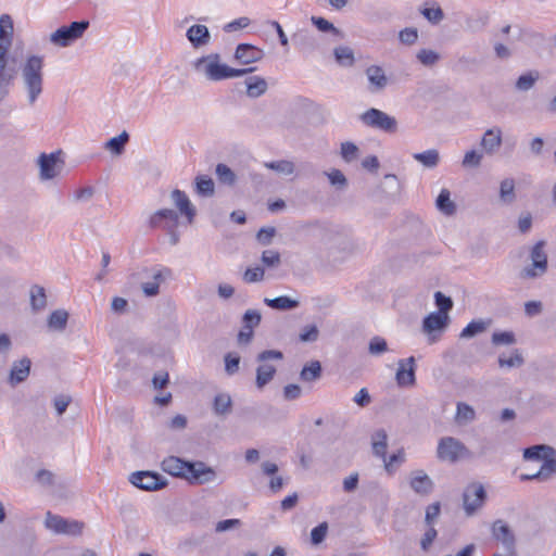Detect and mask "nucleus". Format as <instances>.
<instances>
[{
    "label": "nucleus",
    "mask_w": 556,
    "mask_h": 556,
    "mask_svg": "<svg viewBox=\"0 0 556 556\" xmlns=\"http://www.w3.org/2000/svg\"><path fill=\"white\" fill-rule=\"evenodd\" d=\"M43 66L45 58L39 54H27L20 65L21 80L29 105H34L43 91Z\"/></svg>",
    "instance_id": "obj_1"
},
{
    "label": "nucleus",
    "mask_w": 556,
    "mask_h": 556,
    "mask_svg": "<svg viewBox=\"0 0 556 556\" xmlns=\"http://www.w3.org/2000/svg\"><path fill=\"white\" fill-rule=\"evenodd\" d=\"M218 53H210L197 59L192 63L193 70L211 81H220L229 78L241 77L252 73L255 67L233 68L220 62Z\"/></svg>",
    "instance_id": "obj_2"
},
{
    "label": "nucleus",
    "mask_w": 556,
    "mask_h": 556,
    "mask_svg": "<svg viewBox=\"0 0 556 556\" xmlns=\"http://www.w3.org/2000/svg\"><path fill=\"white\" fill-rule=\"evenodd\" d=\"M525 460H542L543 464L535 473H522L519 479L526 481H548L556 475V450L547 444H535L526 447L522 452Z\"/></svg>",
    "instance_id": "obj_3"
},
{
    "label": "nucleus",
    "mask_w": 556,
    "mask_h": 556,
    "mask_svg": "<svg viewBox=\"0 0 556 556\" xmlns=\"http://www.w3.org/2000/svg\"><path fill=\"white\" fill-rule=\"evenodd\" d=\"M89 26L90 23L87 20L63 25L49 35V42L58 48H68L83 38Z\"/></svg>",
    "instance_id": "obj_4"
},
{
    "label": "nucleus",
    "mask_w": 556,
    "mask_h": 556,
    "mask_svg": "<svg viewBox=\"0 0 556 556\" xmlns=\"http://www.w3.org/2000/svg\"><path fill=\"white\" fill-rule=\"evenodd\" d=\"M359 119L367 127L379 129L387 134H393L397 130L396 118L376 108H370L362 113Z\"/></svg>",
    "instance_id": "obj_5"
},
{
    "label": "nucleus",
    "mask_w": 556,
    "mask_h": 556,
    "mask_svg": "<svg viewBox=\"0 0 556 556\" xmlns=\"http://www.w3.org/2000/svg\"><path fill=\"white\" fill-rule=\"evenodd\" d=\"M531 264L520 271L523 279H534L544 275L547 270V255L544 252V241L536 242L530 253Z\"/></svg>",
    "instance_id": "obj_6"
},
{
    "label": "nucleus",
    "mask_w": 556,
    "mask_h": 556,
    "mask_svg": "<svg viewBox=\"0 0 556 556\" xmlns=\"http://www.w3.org/2000/svg\"><path fill=\"white\" fill-rule=\"evenodd\" d=\"M468 453L469 451L465 444L453 437L441 438L437 447V457L440 460L453 464Z\"/></svg>",
    "instance_id": "obj_7"
},
{
    "label": "nucleus",
    "mask_w": 556,
    "mask_h": 556,
    "mask_svg": "<svg viewBox=\"0 0 556 556\" xmlns=\"http://www.w3.org/2000/svg\"><path fill=\"white\" fill-rule=\"evenodd\" d=\"M486 491L479 482L468 484L463 492V507L467 517L473 516L485 503Z\"/></svg>",
    "instance_id": "obj_8"
},
{
    "label": "nucleus",
    "mask_w": 556,
    "mask_h": 556,
    "mask_svg": "<svg viewBox=\"0 0 556 556\" xmlns=\"http://www.w3.org/2000/svg\"><path fill=\"white\" fill-rule=\"evenodd\" d=\"M45 526L56 534L79 535L83 532L84 523L78 520H70L51 511L46 514Z\"/></svg>",
    "instance_id": "obj_9"
},
{
    "label": "nucleus",
    "mask_w": 556,
    "mask_h": 556,
    "mask_svg": "<svg viewBox=\"0 0 556 556\" xmlns=\"http://www.w3.org/2000/svg\"><path fill=\"white\" fill-rule=\"evenodd\" d=\"M61 154L62 151H56L50 154L41 153L39 155L37 163L39 166L40 180H51L59 175L64 164V162L60 160Z\"/></svg>",
    "instance_id": "obj_10"
},
{
    "label": "nucleus",
    "mask_w": 556,
    "mask_h": 556,
    "mask_svg": "<svg viewBox=\"0 0 556 556\" xmlns=\"http://www.w3.org/2000/svg\"><path fill=\"white\" fill-rule=\"evenodd\" d=\"M129 481L138 489L156 491L167 485L166 479L154 471H136L129 477Z\"/></svg>",
    "instance_id": "obj_11"
},
{
    "label": "nucleus",
    "mask_w": 556,
    "mask_h": 556,
    "mask_svg": "<svg viewBox=\"0 0 556 556\" xmlns=\"http://www.w3.org/2000/svg\"><path fill=\"white\" fill-rule=\"evenodd\" d=\"M217 479V472L213 467L207 466L204 462H189L186 480L190 484H205L214 482Z\"/></svg>",
    "instance_id": "obj_12"
},
{
    "label": "nucleus",
    "mask_w": 556,
    "mask_h": 556,
    "mask_svg": "<svg viewBox=\"0 0 556 556\" xmlns=\"http://www.w3.org/2000/svg\"><path fill=\"white\" fill-rule=\"evenodd\" d=\"M492 538L502 544L504 551H518L517 540L511 528L502 519H497L491 527Z\"/></svg>",
    "instance_id": "obj_13"
},
{
    "label": "nucleus",
    "mask_w": 556,
    "mask_h": 556,
    "mask_svg": "<svg viewBox=\"0 0 556 556\" xmlns=\"http://www.w3.org/2000/svg\"><path fill=\"white\" fill-rule=\"evenodd\" d=\"M416 361L414 356L399 361L395 380L399 387H413L416 383Z\"/></svg>",
    "instance_id": "obj_14"
},
{
    "label": "nucleus",
    "mask_w": 556,
    "mask_h": 556,
    "mask_svg": "<svg viewBox=\"0 0 556 556\" xmlns=\"http://www.w3.org/2000/svg\"><path fill=\"white\" fill-rule=\"evenodd\" d=\"M186 37L191 47L195 50L206 47L211 42V33L207 26L202 24H194L186 31Z\"/></svg>",
    "instance_id": "obj_15"
},
{
    "label": "nucleus",
    "mask_w": 556,
    "mask_h": 556,
    "mask_svg": "<svg viewBox=\"0 0 556 556\" xmlns=\"http://www.w3.org/2000/svg\"><path fill=\"white\" fill-rule=\"evenodd\" d=\"M368 78L369 85L368 90L371 93H378L386 89L389 85V78L387 77L383 68L379 65H370L365 71Z\"/></svg>",
    "instance_id": "obj_16"
},
{
    "label": "nucleus",
    "mask_w": 556,
    "mask_h": 556,
    "mask_svg": "<svg viewBox=\"0 0 556 556\" xmlns=\"http://www.w3.org/2000/svg\"><path fill=\"white\" fill-rule=\"evenodd\" d=\"M13 22L3 14L0 17V58H9V49L12 45Z\"/></svg>",
    "instance_id": "obj_17"
},
{
    "label": "nucleus",
    "mask_w": 556,
    "mask_h": 556,
    "mask_svg": "<svg viewBox=\"0 0 556 556\" xmlns=\"http://www.w3.org/2000/svg\"><path fill=\"white\" fill-rule=\"evenodd\" d=\"M189 462L177 456H168L162 462L161 467L170 476L186 479Z\"/></svg>",
    "instance_id": "obj_18"
},
{
    "label": "nucleus",
    "mask_w": 556,
    "mask_h": 556,
    "mask_svg": "<svg viewBox=\"0 0 556 556\" xmlns=\"http://www.w3.org/2000/svg\"><path fill=\"white\" fill-rule=\"evenodd\" d=\"M31 361L28 357H23L18 361L13 362L10 375L9 382L11 386H16L23 381H25L30 372Z\"/></svg>",
    "instance_id": "obj_19"
},
{
    "label": "nucleus",
    "mask_w": 556,
    "mask_h": 556,
    "mask_svg": "<svg viewBox=\"0 0 556 556\" xmlns=\"http://www.w3.org/2000/svg\"><path fill=\"white\" fill-rule=\"evenodd\" d=\"M448 321V314L433 312L424 318L422 330L428 334H432L434 331H443L447 327Z\"/></svg>",
    "instance_id": "obj_20"
},
{
    "label": "nucleus",
    "mask_w": 556,
    "mask_h": 556,
    "mask_svg": "<svg viewBox=\"0 0 556 556\" xmlns=\"http://www.w3.org/2000/svg\"><path fill=\"white\" fill-rule=\"evenodd\" d=\"M409 485L414 492L419 495L430 494L434 486L431 478L422 470H416L412 472Z\"/></svg>",
    "instance_id": "obj_21"
},
{
    "label": "nucleus",
    "mask_w": 556,
    "mask_h": 556,
    "mask_svg": "<svg viewBox=\"0 0 556 556\" xmlns=\"http://www.w3.org/2000/svg\"><path fill=\"white\" fill-rule=\"evenodd\" d=\"M502 135L503 132L500 127L490 128L483 134L481 147L486 154L493 155L497 152L503 142Z\"/></svg>",
    "instance_id": "obj_22"
},
{
    "label": "nucleus",
    "mask_w": 556,
    "mask_h": 556,
    "mask_svg": "<svg viewBox=\"0 0 556 556\" xmlns=\"http://www.w3.org/2000/svg\"><path fill=\"white\" fill-rule=\"evenodd\" d=\"M263 51L250 43H240L235 51V59L241 64L257 62L263 58Z\"/></svg>",
    "instance_id": "obj_23"
},
{
    "label": "nucleus",
    "mask_w": 556,
    "mask_h": 556,
    "mask_svg": "<svg viewBox=\"0 0 556 556\" xmlns=\"http://www.w3.org/2000/svg\"><path fill=\"white\" fill-rule=\"evenodd\" d=\"M172 200L176 207L179 210L181 215H185L188 219V222L191 224L193 222V218L197 214L194 206L190 202L188 195L179 190L175 189L172 192Z\"/></svg>",
    "instance_id": "obj_24"
},
{
    "label": "nucleus",
    "mask_w": 556,
    "mask_h": 556,
    "mask_svg": "<svg viewBox=\"0 0 556 556\" xmlns=\"http://www.w3.org/2000/svg\"><path fill=\"white\" fill-rule=\"evenodd\" d=\"M172 270L169 268H163L153 270L151 276L153 281L143 282L141 285L142 292L146 296H155L160 293V283L164 281L167 277H170Z\"/></svg>",
    "instance_id": "obj_25"
},
{
    "label": "nucleus",
    "mask_w": 556,
    "mask_h": 556,
    "mask_svg": "<svg viewBox=\"0 0 556 556\" xmlns=\"http://www.w3.org/2000/svg\"><path fill=\"white\" fill-rule=\"evenodd\" d=\"M264 303L271 309L280 312L292 311L300 306V302L298 300L291 299L287 295H281L273 299L265 298Z\"/></svg>",
    "instance_id": "obj_26"
},
{
    "label": "nucleus",
    "mask_w": 556,
    "mask_h": 556,
    "mask_svg": "<svg viewBox=\"0 0 556 556\" xmlns=\"http://www.w3.org/2000/svg\"><path fill=\"white\" fill-rule=\"evenodd\" d=\"M247 94L250 98H258L267 91V81L260 76H250L245 79Z\"/></svg>",
    "instance_id": "obj_27"
},
{
    "label": "nucleus",
    "mask_w": 556,
    "mask_h": 556,
    "mask_svg": "<svg viewBox=\"0 0 556 556\" xmlns=\"http://www.w3.org/2000/svg\"><path fill=\"white\" fill-rule=\"evenodd\" d=\"M372 452L386 462L388 448V434L384 429L377 430L372 437Z\"/></svg>",
    "instance_id": "obj_28"
},
{
    "label": "nucleus",
    "mask_w": 556,
    "mask_h": 556,
    "mask_svg": "<svg viewBox=\"0 0 556 556\" xmlns=\"http://www.w3.org/2000/svg\"><path fill=\"white\" fill-rule=\"evenodd\" d=\"M323 374L321 364L318 361H312L305 364L300 371V380L303 382H314L320 379Z\"/></svg>",
    "instance_id": "obj_29"
},
{
    "label": "nucleus",
    "mask_w": 556,
    "mask_h": 556,
    "mask_svg": "<svg viewBox=\"0 0 556 556\" xmlns=\"http://www.w3.org/2000/svg\"><path fill=\"white\" fill-rule=\"evenodd\" d=\"M213 412L217 416H226L231 412L232 400L228 393H218L213 400Z\"/></svg>",
    "instance_id": "obj_30"
},
{
    "label": "nucleus",
    "mask_w": 556,
    "mask_h": 556,
    "mask_svg": "<svg viewBox=\"0 0 556 556\" xmlns=\"http://www.w3.org/2000/svg\"><path fill=\"white\" fill-rule=\"evenodd\" d=\"M195 192L204 198L213 197L215 193V184L213 179L206 175H199L194 179Z\"/></svg>",
    "instance_id": "obj_31"
},
{
    "label": "nucleus",
    "mask_w": 556,
    "mask_h": 556,
    "mask_svg": "<svg viewBox=\"0 0 556 556\" xmlns=\"http://www.w3.org/2000/svg\"><path fill=\"white\" fill-rule=\"evenodd\" d=\"M333 56L336 62L342 67H351L355 63L354 51L348 46L334 48Z\"/></svg>",
    "instance_id": "obj_32"
},
{
    "label": "nucleus",
    "mask_w": 556,
    "mask_h": 556,
    "mask_svg": "<svg viewBox=\"0 0 556 556\" xmlns=\"http://www.w3.org/2000/svg\"><path fill=\"white\" fill-rule=\"evenodd\" d=\"M68 313L65 309H55L48 317V327L54 331L65 330L68 321Z\"/></svg>",
    "instance_id": "obj_33"
},
{
    "label": "nucleus",
    "mask_w": 556,
    "mask_h": 556,
    "mask_svg": "<svg viewBox=\"0 0 556 556\" xmlns=\"http://www.w3.org/2000/svg\"><path fill=\"white\" fill-rule=\"evenodd\" d=\"M276 374V367L269 364H262L256 368L255 384L258 389L267 386Z\"/></svg>",
    "instance_id": "obj_34"
},
{
    "label": "nucleus",
    "mask_w": 556,
    "mask_h": 556,
    "mask_svg": "<svg viewBox=\"0 0 556 556\" xmlns=\"http://www.w3.org/2000/svg\"><path fill=\"white\" fill-rule=\"evenodd\" d=\"M432 4L431 8L425 7L420 9L421 15L431 24L437 25L444 20L443 10L437 4L435 1H427L425 5Z\"/></svg>",
    "instance_id": "obj_35"
},
{
    "label": "nucleus",
    "mask_w": 556,
    "mask_h": 556,
    "mask_svg": "<svg viewBox=\"0 0 556 556\" xmlns=\"http://www.w3.org/2000/svg\"><path fill=\"white\" fill-rule=\"evenodd\" d=\"M413 159L421 163L427 168H434L440 162V153L437 149H429L427 151L413 154Z\"/></svg>",
    "instance_id": "obj_36"
},
{
    "label": "nucleus",
    "mask_w": 556,
    "mask_h": 556,
    "mask_svg": "<svg viewBox=\"0 0 556 556\" xmlns=\"http://www.w3.org/2000/svg\"><path fill=\"white\" fill-rule=\"evenodd\" d=\"M437 207L440 212L445 215H453L456 212V205L451 200V193L447 189H442L439 193L437 201Z\"/></svg>",
    "instance_id": "obj_37"
},
{
    "label": "nucleus",
    "mask_w": 556,
    "mask_h": 556,
    "mask_svg": "<svg viewBox=\"0 0 556 556\" xmlns=\"http://www.w3.org/2000/svg\"><path fill=\"white\" fill-rule=\"evenodd\" d=\"M540 74L538 71H530L518 77L515 84V88L518 91L526 92L532 89L535 83L539 80Z\"/></svg>",
    "instance_id": "obj_38"
},
{
    "label": "nucleus",
    "mask_w": 556,
    "mask_h": 556,
    "mask_svg": "<svg viewBox=\"0 0 556 556\" xmlns=\"http://www.w3.org/2000/svg\"><path fill=\"white\" fill-rule=\"evenodd\" d=\"M128 141H129V135L127 131L124 130L118 136L113 137L110 140H108L104 144V148L106 150H110L112 153H114L116 155H121L124 152L125 146L127 144Z\"/></svg>",
    "instance_id": "obj_39"
},
{
    "label": "nucleus",
    "mask_w": 556,
    "mask_h": 556,
    "mask_svg": "<svg viewBox=\"0 0 556 556\" xmlns=\"http://www.w3.org/2000/svg\"><path fill=\"white\" fill-rule=\"evenodd\" d=\"M30 305L33 311L39 312L47 306V295L42 287L35 285L30 289Z\"/></svg>",
    "instance_id": "obj_40"
},
{
    "label": "nucleus",
    "mask_w": 556,
    "mask_h": 556,
    "mask_svg": "<svg viewBox=\"0 0 556 556\" xmlns=\"http://www.w3.org/2000/svg\"><path fill=\"white\" fill-rule=\"evenodd\" d=\"M500 199L505 204H510L515 201V181L511 178L502 180L500 186Z\"/></svg>",
    "instance_id": "obj_41"
},
{
    "label": "nucleus",
    "mask_w": 556,
    "mask_h": 556,
    "mask_svg": "<svg viewBox=\"0 0 556 556\" xmlns=\"http://www.w3.org/2000/svg\"><path fill=\"white\" fill-rule=\"evenodd\" d=\"M311 22L319 31L332 33L334 36L343 38V33L325 17L312 16Z\"/></svg>",
    "instance_id": "obj_42"
},
{
    "label": "nucleus",
    "mask_w": 556,
    "mask_h": 556,
    "mask_svg": "<svg viewBox=\"0 0 556 556\" xmlns=\"http://www.w3.org/2000/svg\"><path fill=\"white\" fill-rule=\"evenodd\" d=\"M525 364V358L520 352V350L515 349L510 357H505L501 355L498 357V366L501 368H519Z\"/></svg>",
    "instance_id": "obj_43"
},
{
    "label": "nucleus",
    "mask_w": 556,
    "mask_h": 556,
    "mask_svg": "<svg viewBox=\"0 0 556 556\" xmlns=\"http://www.w3.org/2000/svg\"><path fill=\"white\" fill-rule=\"evenodd\" d=\"M264 165L268 169L287 176L292 175L295 169L293 162L288 160L266 162Z\"/></svg>",
    "instance_id": "obj_44"
},
{
    "label": "nucleus",
    "mask_w": 556,
    "mask_h": 556,
    "mask_svg": "<svg viewBox=\"0 0 556 556\" xmlns=\"http://www.w3.org/2000/svg\"><path fill=\"white\" fill-rule=\"evenodd\" d=\"M215 173H216V176H217L219 182L227 185V186L235 185L236 178H237L236 174L226 164H223V163L217 164Z\"/></svg>",
    "instance_id": "obj_45"
},
{
    "label": "nucleus",
    "mask_w": 556,
    "mask_h": 556,
    "mask_svg": "<svg viewBox=\"0 0 556 556\" xmlns=\"http://www.w3.org/2000/svg\"><path fill=\"white\" fill-rule=\"evenodd\" d=\"M456 421L458 424H468L475 420L476 413L475 409L463 402L457 403V410H456Z\"/></svg>",
    "instance_id": "obj_46"
},
{
    "label": "nucleus",
    "mask_w": 556,
    "mask_h": 556,
    "mask_svg": "<svg viewBox=\"0 0 556 556\" xmlns=\"http://www.w3.org/2000/svg\"><path fill=\"white\" fill-rule=\"evenodd\" d=\"M416 59L424 66L431 67L440 61L441 55L437 51L431 49H420L416 54Z\"/></svg>",
    "instance_id": "obj_47"
},
{
    "label": "nucleus",
    "mask_w": 556,
    "mask_h": 556,
    "mask_svg": "<svg viewBox=\"0 0 556 556\" xmlns=\"http://www.w3.org/2000/svg\"><path fill=\"white\" fill-rule=\"evenodd\" d=\"M486 329V324L483 320L470 321L460 332V338L470 339L483 332Z\"/></svg>",
    "instance_id": "obj_48"
},
{
    "label": "nucleus",
    "mask_w": 556,
    "mask_h": 556,
    "mask_svg": "<svg viewBox=\"0 0 556 556\" xmlns=\"http://www.w3.org/2000/svg\"><path fill=\"white\" fill-rule=\"evenodd\" d=\"M262 315L257 309H248L242 316L244 329L253 330L261 324Z\"/></svg>",
    "instance_id": "obj_49"
},
{
    "label": "nucleus",
    "mask_w": 556,
    "mask_h": 556,
    "mask_svg": "<svg viewBox=\"0 0 556 556\" xmlns=\"http://www.w3.org/2000/svg\"><path fill=\"white\" fill-rule=\"evenodd\" d=\"M483 154L476 150H470L465 153L462 166L465 168H477L480 166Z\"/></svg>",
    "instance_id": "obj_50"
},
{
    "label": "nucleus",
    "mask_w": 556,
    "mask_h": 556,
    "mask_svg": "<svg viewBox=\"0 0 556 556\" xmlns=\"http://www.w3.org/2000/svg\"><path fill=\"white\" fill-rule=\"evenodd\" d=\"M418 37V29L416 27H406L399 33V40L405 46L415 45Z\"/></svg>",
    "instance_id": "obj_51"
},
{
    "label": "nucleus",
    "mask_w": 556,
    "mask_h": 556,
    "mask_svg": "<svg viewBox=\"0 0 556 556\" xmlns=\"http://www.w3.org/2000/svg\"><path fill=\"white\" fill-rule=\"evenodd\" d=\"M261 261L266 267H278L281 263L280 253L275 250H265L262 253Z\"/></svg>",
    "instance_id": "obj_52"
},
{
    "label": "nucleus",
    "mask_w": 556,
    "mask_h": 556,
    "mask_svg": "<svg viewBox=\"0 0 556 556\" xmlns=\"http://www.w3.org/2000/svg\"><path fill=\"white\" fill-rule=\"evenodd\" d=\"M435 305L439 313L448 314L453 307V301L450 296L444 295L441 291L434 293Z\"/></svg>",
    "instance_id": "obj_53"
},
{
    "label": "nucleus",
    "mask_w": 556,
    "mask_h": 556,
    "mask_svg": "<svg viewBox=\"0 0 556 556\" xmlns=\"http://www.w3.org/2000/svg\"><path fill=\"white\" fill-rule=\"evenodd\" d=\"M328 532V523L321 522L311 531V542L313 545H319L326 539Z\"/></svg>",
    "instance_id": "obj_54"
},
{
    "label": "nucleus",
    "mask_w": 556,
    "mask_h": 556,
    "mask_svg": "<svg viewBox=\"0 0 556 556\" xmlns=\"http://www.w3.org/2000/svg\"><path fill=\"white\" fill-rule=\"evenodd\" d=\"M358 148L355 143L351 141H345L341 143V156L346 162H352L357 157Z\"/></svg>",
    "instance_id": "obj_55"
},
{
    "label": "nucleus",
    "mask_w": 556,
    "mask_h": 556,
    "mask_svg": "<svg viewBox=\"0 0 556 556\" xmlns=\"http://www.w3.org/2000/svg\"><path fill=\"white\" fill-rule=\"evenodd\" d=\"M275 227H263L256 233V240L262 245H269L273 242L274 237L276 236Z\"/></svg>",
    "instance_id": "obj_56"
},
{
    "label": "nucleus",
    "mask_w": 556,
    "mask_h": 556,
    "mask_svg": "<svg viewBox=\"0 0 556 556\" xmlns=\"http://www.w3.org/2000/svg\"><path fill=\"white\" fill-rule=\"evenodd\" d=\"M332 186L338 189H345L348 186V179L340 169H332L330 173H325Z\"/></svg>",
    "instance_id": "obj_57"
},
{
    "label": "nucleus",
    "mask_w": 556,
    "mask_h": 556,
    "mask_svg": "<svg viewBox=\"0 0 556 556\" xmlns=\"http://www.w3.org/2000/svg\"><path fill=\"white\" fill-rule=\"evenodd\" d=\"M368 351L372 355H379L388 351L387 341L381 337H374L369 341Z\"/></svg>",
    "instance_id": "obj_58"
},
{
    "label": "nucleus",
    "mask_w": 556,
    "mask_h": 556,
    "mask_svg": "<svg viewBox=\"0 0 556 556\" xmlns=\"http://www.w3.org/2000/svg\"><path fill=\"white\" fill-rule=\"evenodd\" d=\"M240 356L236 353L225 355V370L228 375H235L239 370Z\"/></svg>",
    "instance_id": "obj_59"
},
{
    "label": "nucleus",
    "mask_w": 556,
    "mask_h": 556,
    "mask_svg": "<svg viewBox=\"0 0 556 556\" xmlns=\"http://www.w3.org/2000/svg\"><path fill=\"white\" fill-rule=\"evenodd\" d=\"M516 342L515 334L511 331L494 332L492 334V343L495 345L514 344Z\"/></svg>",
    "instance_id": "obj_60"
},
{
    "label": "nucleus",
    "mask_w": 556,
    "mask_h": 556,
    "mask_svg": "<svg viewBox=\"0 0 556 556\" xmlns=\"http://www.w3.org/2000/svg\"><path fill=\"white\" fill-rule=\"evenodd\" d=\"M319 331L315 325L305 326L300 332V341L302 342H315L318 339Z\"/></svg>",
    "instance_id": "obj_61"
},
{
    "label": "nucleus",
    "mask_w": 556,
    "mask_h": 556,
    "mask_svg": "<svg viewBox=\"0 0 556 556\" xmlns=\"http://www.w3.org/2000/svg\"><path fill=\"white\" fill-rule=\"evenodd\" d=\"M264 275L262 267L248 268L243 274V280L248 283L258 282L264 279Z\"/></svg>",
    "instance_id": "obj_62"
},
{
    "label": "nucleus",
    "mask_w": 556,
    "mask_h": 556,
    "mask_svg": "<svg viewBox=\"0 0 556 556\" xmlns=\"http://www.w3.org/2000/svg\"><path fill=\"white\" fill-rule=\"evenodd\" d=\"M159 215H161V219L165 223L164 226H178V214L170 208L159 210Z\"/></svg>",
    "instance_id": "obj_63"
},
{
    "label": "nucleus",
    "mask_w": 556,
    "mask_h": 556,
    "mask_svg": "<svg viewBox=\"0 0 556 556\" xmlns=\"http://www.w3.org/2000/svg\"><path fill=\"white\" fill-rule=\"evenodd\" d=\"M282 394H283V399L285 400L293 401V400H296V399H299L301 396L302 389L296 383H290V384H287V386L283 387Z\"/></svg>",
    "instance_id": "obj_64"
}]
</instances>
